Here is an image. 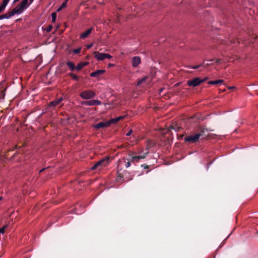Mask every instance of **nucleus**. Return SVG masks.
<instances>
[{"label":"nucleus","instance_id":"obj_1","mask_svg":"<svg viewBox=\"0 0 258 258\" xmlns=\"http://www.w3.org/2000/svg\"><path fill=\"white\" fill-rule=\"evenodd\" d=\"M147 154H148V152L143 154L141 153V155L138 156H134L131 154H129L127 157L123 158L124 166L128 168L131 166L132 162L134 163L139 162L141 159L145 158Z\"/></svg>","mask_w":258,"mask_h":258},{"label":"nucleus","instance_id":"obj_2","mask_svg":"<svg viewBox=\"0 0 258 258\" xmlns=\"http://www.w3.org/2000/svg\"><path fill=\"white\" fill-rule=\"evenodd\" d=\"M109 162V157H106L98 162H97L91 168V170H95L97 169L98 167H102L104 166H106L107 164H108Z\"/></svg>","mask_w":258,"mask_h":258},{"label":"nucleus","instance_id":"obj_3","mask_svg":"<svg viewBox=\"0 0 258 258\" xmlns=\"http://www.w3.org/2000/svg\"><path fill=\"white\" fill-rule=\"evenodd\" d=\"M95 92L90 90L83 91L80 94V96L82 98L86 100L93 98L95 96Z\"/></svg>","mask_w":258,"mask_h":258},{"label":"nucleus","instance_id":"obj_4","mask_svg":"<svg viewBox=\"0 0 258 258\" xmlns=\"http://www.w3.org/2000/svg\"><path fill=\"white\" fill-rule=\"evenodd\" d=\"M204 82H205V80H201L200 78L197 77L192 80H188L187 82V84L190 87H197Z\"/></svg>","mask_w":258,"mask_h":258},{"label":"nucleus","instance_id":"obj_5","mask_svg":"<svg viewBox=\"0 0 258 258\" xmlns=\"http://www.w3.org/2000/svg\"><path fill=\"white\" fill-rule=\"evenodd\" d=\"M257 38L254 37H250V38H240L238 39V43H243L244 45H246L249 43H257Z\"/></svg>","mask_w":258,"mask_h":258},{"label":"nucleus","instance_id":"obj_6","mask_svg":"<svg viewBox=\"0 0 258 258\" xmlns=\"http://www.w3.org/2000/svg\"><path fill=\"white\" fill-rule=\"evenodd\" d=\"M200 139V135L199 134H195L193 136H187L184 138V141L186 142L190 143H195L199 141Z\"/></svg>","mask_w":258,"mask_h":258},{"label":"nucleus","instance_id":"obj_7","mask_svg":"<svg viewBox=\"0 0 258 258\" xmlns=\"http://www.w3.org/2000/svg\"><path fill=\"white\" fill-rule=\"evenodd\" d=\"M83 105L86 106H95V105H100L101 104V102L99 100H90L88 101H86L83 102Z\"/></svg>","mask_w":258,"mask_h":258},{"label":"nucleus","instance_id":"obj_8","mask_svg":"<svg viewBox=\"0 0 258 258\" xmlns=\"http://www.w3.org/2000/svg\"><path fill=\"white\" fill-rule=\"evenodd\" d=\"M24 10H23L21 7H20L18 5L17 7L10 12V14L12 17L14 16L15 15H20L21 14Z\"/></svg>","mask_w":258,"mask_h":258},{"label":"nucleus","instance_id":"obj_9","mask_svg":"<svg viewBox=\"0 0 258 258\" xmlns=\"http://www.w3.org/2000/svg\"><path fill=\"white\" fill-rule=\"evenodd\" d=\"M63 100V98L62 97L51 101L48 104L49 108H54L56 106L58 105Z\"/></svg>","mask_w":258,"mask_h":258},{"label":"nucleus","instance_id":"obj_10","mask_svg":"<svg viewBox=\"0 0 258 258\" xmlns=\"http://www.w3.org/2000/svg\"><path fill=\"white\" fill-rule=\"evenodd\" d=\"M93 127L96 130L100 128H106L109 127L107 121L104 122H100L98 123L93 125Z\"/></svg>","mask_w":258,"mask_h":258},{"label":"nucleus","instance_id":"obj_11","mask_svg":"<svg viewBox=\"0 0 258 258\" xmlns=\"http://www.w3.org/2000/svg\"><path fill=\"white\" fill-rule=\"evenodd\" d=\"M213 130H208V129L205 128H201L200 129V132L198 133H197V134L200 135V138H201L202 139H203L207 137V135L206 134V133L208 132H213Z\"/></svg>","mask_w":258,"mask_h":258},{"label":"nucleus","instance_id":"obj_12","mask_svg":"<svg viewBox=\"0 0 258 258\" xmlns=\"http://www.w3.org/2000/svg\"><path fill=\"white\" fill-rule=\"evenodd\" d=\"M140 63L141 58L139 56H134L132 58V64L133 67L136 68L138 67Z\"/></svg>","mask_w":258,"mask_h":258},{"label":"nucleus","instance_id":"obj_13","mask_svg":"<svg viewBox=\"0 0 258 258\" xmlns=\"http://www.w3.org/2000/svg\"><path fill=\"white\" fill-rule=\"evenodd\" d=\"M105 72V70H98L95 72H93L90 74V76L91 77L98 78L100 75L103 74Z\"/></svg>","mask_w":258,"mask_h":258},{"label":"nucleus","instance_id":"obj_14","mask_svg":"<svg viewBox=\"0 0 258 258\" xmlns=\"http://www.w3.org/2000/svg\"><path fill=\"white\" fill-rule=\"evenodd\" d=\"M94 57L98 60H103L105 58V53H100L99 52H94Z\"/></svg>","mask_w":258,"mask_h":258},{"label":"nucleus","instance_id":"obj_15","mask_svg":"<svg viewBox=\"0 0 258 258\" xmlns=\"http://www.w3.org/2000/svg\"><path fill=\"white\" fill-rule=\"evenodd\" d=\"M28 0H23L18 5L23 10L26 9L30 5H28Z\"/></svg>","mask_w":258,"mask_h":258},{"label":"nucleus","instance_id":"obj_16","mask_svg":"<svg viewBox=\"0 0 258 258\" xmlns=\"http://www.w3.org/2000/svg\"><path fill=\"white\" fill-rule=\"evenodd\" d=\"M93 28H90L88 29L86 31L84 32L80 35V38L82 39H85L87 38L88 35L92 32Z\"/></svg>","mask_w":258,"mask_h":258},{"label":"nucleus","instance_id":"obj_17","mask_svg":"<svg viewBox=\"0 0 258 258\" xmlns=\"http://www.w3.org/2000/svg\"><path fill=\"white\" fill-rule=\"evenodd\" d=\"M66 64L71 71H74L75 70L76 71V67L73 62L68 61L66 62Z\"/></svg>","mask_w":258,"mask_h":258},{"label":"nucleus","instance_id":"obj_18","mask_svg":"<svg viewBox=\"0 0 258 258\" xmlns=\"http://www.w3.org/2000/svg\"><path fill=\"white\" fill-rule=\"evenodd\" d=\"M87 64H88V62H81L79 63L77 65V66H76V71L78 72H79L83 68V67H84L85 66L87 65Z\"/></svg>","mask_w":258,"mask_h":258},{"label":"nucleus","instance_id":"obj_19","mask_svg":"<svg viewBox=\"0 0 258 258\" xmlns=\"http://www.w3.org/2000/svg\"><path fill=\"white\" fill-rule=\"evenodd\" d=\"M154 144L153 141L151 140H149L147 141V148L146 152L145 153L147 152L149 153V149L153 146Z\"/></svg>","mask_w":258,"mask_h":258},{"label":"nucleus","instance_id":"obj_20","mask_svg":"<svg viewBox=\"0 0 258 258\" xmlns=\"http://www.w3.org/2000/svg\"><path fill=\"white\" fill-rule=\"evenodd\" d=\"M223 83V80H217L214 81H210L208 82V84L210 85H217L218 84H222Z\"/></svg>","mask_w":258,"mask_h":258},{"label":"nucleus","instance_id":"obj_21","mask_svg":"<svg viewBox=\"0 0 258 258\" xmlns=\"http://www.w3.org/2000/svg\"><path fill=\"white\" fill-rule=\"evenodd\" d=\"M117 122H118V121H117V119L116 117V118H111V119H110L109 120H107V122H108L109 126L111 124H115Z\"/></svg>","mask_w":258,"mask_h":258},{"label":"nucleus","instance_id":"obj_22","mask_svg":"<svg viewBox=\"0 0 258 258\" xmlns=\"http://www.w3.org/2000/svg\"><path fill=\"white\" fill-rule=\"evenodd\" d=\"M11 17H12V16L10 14V13H9V15L5 14L2 15H0V20L4 19H9L11 18Z\"/></svg>","mask_w":258,"mask_h":258},{"label":"nucleus","instance_id":"obj_23","mask_svg":"<svg viewBox=\"0 0 258 258\" xmlns=\"http://www.w3.org/2000/svg\"><path fill=\"white\" fill-rule=\"evenodd\" d=\"M69 76L71 77V78L73 79V80H74L75 81H78L79 80V77L76 75V74L73 73H70L69 74Z\"/></svg>","mask_w":258,"mask_h":258},{"label":"nucleus","instance_id":"obj_24","mask_svg":"<svg viewBox=\"0 0 258 258\" xmlns=\"http://www.w3.org/2000/svg\"><path fill=\"white\" fill-rule=\"evenodd\" d=\"M147 77H145L142 78L141 79L139 80L138 81L137 85H140L142 84V83H144L146 81V80H147Z\"/></svg>","mask_w":258,"mask_h":258},{"label":"nucleus","instance_id":"obj_25","mask_svg":"<svg viewBox=\"0 0 258 258\" xmlns=\"http://www.w3.org/2000/svg\"><path fill=\"white\" fill-rule=\"evenodd\" d=\"M7 6V5L3 2V3L0 6V13L5 10Z\"/></svg>","mask_w":258,"mask_h":258},{"label":"nucleus","instance_id":"obj_26","mask_svg":"<svg viewBox=\"0 0 258 258\" xmlns=\"http://www.w3.org/2000/svg\"><path fill=\"white\" fill-rule=\"evenodd\" d=\"M52 22H55L56 19V14L55 13H52L51 14Z\"/></svg>","mask_w":258,"mask_h":258},{"label":"nucleus","instance_id":"obj_27","mask_svg":"<svg viewBox=\"0 0 258 258\" xmlns=\"http://www.w3.org/2000/svg\"><path fill=\"white\" fill-rule=\"evenodd\" d=\"M171 128L174 130L176 132L179 130V127L177 126L176 125H172Z\"/></svg>","mask_w":258,"mask_h":258},{"label":"nucleus","instance_id":"obj_28","mask_svg":"<svg viewBox=\"0 0 258 258\" xmlns=\"http://www.w3.org/2000/svg\"><path fill=\"white\" fill-rule=\"evenodd\" d=\"M81 48H77V49H75L73 50V52L75 53V54H78V53H79L81 51Z\"/></svg>","mask_w":258,"mask_h":258},{"label":"nucleus","instance_id":"obj_29","mask_svg":"<svg viewBox=\"0 0 258 258\" xmlns=\"http://www.w3.org/2000/svg\"><path fill=\"white\" fill-rule=\"evenodd\" d=\"M105 58L110 59L112 58V56L109 53H105Z\"/></svg>","mask_w":258,"mask_h":258},{"label":"nucleus","instance_id":"obj_30","mask_svg":"<svg viewBox=\"0 0 258 258\" xmlns=\"http://www.w3.org/2000/svg\"><path fill=\"white\" fill-rule=\"evenodd\" d=\"M52 29V26L49 25L48 27L46 29V31L47 32H50L51 29Z\"/></svg>","mask_w":258,"mask_h":258},{"label":"nucleus","instance_id":"obj_31","mask_svg":"<svg viewBox=\"0 0 258 258\" xmlns=\"http://www.w3.org/2000/svg\"><path fill=\"white\" fill-rule=\"evenodd\" d=\"M67 3L66 2H64L61 5L60 7L63 9L64 8H66L67 7Z\"/></svg>","mask_w":258,"mask_h":258},{"label":"nucleus","instance_id":"obj_32","mask_svg":"<svg viewBox=\"0 0 258 258\" xmlns=\"http://www.w3.org/2000/svg\"><path fill=\"white\" fill-rule=\"evenodd\" d=\"M133 133V131L132 130H130L126 134V136H130V135H131V134Z\"/></svg>","mask_w":258,"mask_h":258},{"label":"nucleus","instance_id":"obj_33","mask_svg":"<svg viewBox=\"0 0 258 258\" xmlns=\"http://www.w3.org/2000/svg\"><path fill=\"white\" fill-rule=\"evenodd\" d=\"M5 228H6V226H4V227L0 228V233H4L5 232Z\"/></svg>","mask_w":258,"mask_h":258},{"label":"nucleus","instance_id":"obj_34","mask_svg":"<svg viewBox=\"0 0 258 258\" xmlns=\"http://www.w3.org/2000/svg\"><path fill=\"white\" fill-rule=\"evenodd\" d=\"M124 117V116H120L117 117L116 118L117 119V121H118L120 120L123 119Z\"/></svg>","mask_w":258,"mask_h":258},{"label":"nucleus","instance_id":"obj_35","mask_svg":"<svg viewBox=\"0 0 258 258\" xmlns=\"http://www.w3.org/2000/svg\"><path fill=\"white\" fill-rule=\"evenodd\" d=\"M141 166L144 168V169H147L148 168V166L146 164H142L141 165Z\"/></svg>","mask_w":258,"mask_h":258},{"label":"nucleus","instance_id":"obj_36","mask_svg":"<svg viewBox=\"0 0 258 258\" xmlns=\"http://www.w3.org/2000/svg\"><path fill=\"white\" fill-rule=\"evenodd\" d=\"M114 66L115 65L113 63H109L108 64V68H111V67H114Z\"/></svg>","mask_w":258,"mask_h":258},{"label":"nucleus","instance_id":"obj_37","mask_svg":"<svg viewBox=\"0 0 258 258\" xmlns=\"http://www.w3.org/2000/svg\"><path fill=\"white\" fill-rule=\"evenodd\" d=\"M10 0H3V2L6 5H8Z\"/></svg>","mask_w":258,"mask_h":258},{"label":"nucleus","instance_id":"obj_38","mask_svg":"<svg viewBox=\"0 0 258 258\" xmlns=\"http://www.w3.org/2000/svg\"><path fill=\"white\" fill-rule=\"evenodd\" d=\"M201 66H195L192 67L193 69H197L199 68Z\"/></svg>","mask_w":258,"mask_h":258},{"label":"nucleus","instance_id":"obj_39","mask_svg":"<svg viewBox=\"0 0 258 258\" xmlns=\"http://www.w3.org/2000/svg\"><path fill=\"white\" fill-rule=\"evenodd\" d=\"M93 46V44H89L87 46V47L88 48H91Z\"/></svg>","mask_w":258,"mask_h":258},{"label":"nucleus","instance_id":"obj_40","mask_svg":"<svg viewBox=\"0 0 258 258\" xmlns=\"http://www.w3.org/2000/svg\"><path fill=\"white\" fill-rule=\"evenodd\" d=\"M216 62L217 63H220L221 62V59H218L216 60Z\"/></svg>","mask_w":258,"mask_h":258},{"label":"nucleus","instance_id":"obj_41","mask_svg":"<svg viewBox=\"0 0 258 258\" xmlns=\"http://www.w3.org/2000/svg\"><path fill=\"white\" fill-rule=\"evenodd\" d=\"M209 64H210V63H205V61L204 62V65L205 66H209Z\"/></svg>","mask_w":258,"mask_h":258},{"label":"nucleus","instance_id":"obj_42","mask_svg":"<svg viewBox=\"0 0 258 258\" xmlns=\"http://www.w3.org/2000/svg\"><path fill=\"white\" fill-rule=\"evenodd\" d=\"M46 169V168H44L42 169H41L40 171H39V173H41L42 172V171H43L45 169Z\"/></svg>","mask_w":258,"mask_h":258},{"label":"nucleus","instance_id":"obj_43","mask_svg":"<svg viewBox=\"0 0 258 258\" xmlns=\"http://www.w3.org/2000/svg\"><path fill=\"white\" fill-rule=\"evenodd\" d=\"M62 9V8L61 7H60L57 9V12H58V11H60Z\"/></svg>","mask_w":258,"mask_h":258},{"label":"nucleus","instance_id":"obj_44","mask_svg":"<svg viewBox=\"0 0 258 258\" xmlns=\"http://www.w3.org/2000/svg\"><path fill=\"white\" fill-rule=\"evenodd\" d=\"M62 9V8L61 7H60L57 9V12H58V11H60Z\"/></svg>","mask_w":258,"mask_h":258},{"label":"nucleus","instance_id":"obj_45","mask_svg":"<svg viewBox=\"0 0 258 258\" xmlns=\"http://www.w3.org/2000/svg\"><path fill=\"white\" fill-rule=\"evenodd\" d=\"M163 90H164L163 88H162L160 89V90H159L160 93H161Z\"/></svg>","mask_w":258,"mask_h":258},{"label":"nucleus","instance_id":"obj_46","mask_svg":"<svg viewBox=\"0 0 258 258\" xmlns=\"http://www.w3.org/2000/svg\"><path fill=\"white\" fill-rule=\"evenodd\" d=\"M29 1H30L29 5H30V4H31L33 2L34 0H29Z\"/></svg>","mask_w":258,"mask_h":258},{"label":"nucleus","instance_id":"obj_47","mask_svg":"<svg viewBox=\"0 0 258 258\" xmlns=\"http://www.w3.org/2000/svg\"><path fill=\"white\" fill-rule=\"evenodd\" d=\"M234 88H235V87H234V86L229 87L230 89H234Z\"/></svg>","mask_w":258,"mask_h":258},{"label":"nucleus","instance_id":"obj_48","mask_svg":"<svg viewBox=\"0 0 258 258\" xmlns=\"http://www.w3.org/2000/svg\"><path fill=\"white\" fill-rule=\"evenodd\" d=\"M19 1V0H14V2H13V3H16V2H18Z\"/></svg>","mask_w":258,"mask_h":258},{"label":"nucleus","instance_id":"obj_49","mask_svg":"<svg viewBox=\"0 0 258 258\" xmlns=\"http://www.w3.org/2000/svg\"><path fill=\"white\" fill-rule=\"evenodd\" d=\"M211 163L207 165V169L209 168V166L211 165Z\"/></svg>","mask_w":258,"mask_h":258},{"label":"nucleus","instance_id":"obj_50","mask_svg":"<svg viewBox=\"0 0 258 258\" xmlns=\"http://www.w3.org/2000/svg\"><path fill=\"white\" fill-rule=\"evenodd\" d=\"M213 60V59H210V60H207V61L211 62V61H212Z\"/></svg>","mask_w":258,"mask_h":258},{"label":"nucleus","instance_id":"obj_51","mask_svg":"<svg viewBox=\"0 0 258 258\" xmlns=\"http://www.w3.org/2000/svg\"><path fill=\"white\" fill-rule=\"evenodd\" d=\"M207 79V78H206L205 79H204L203 80H205V81Z\"/></svg>","mask_w":258,"mask_h":258},{"label":"nucleus","instance_id":"obj_52","mask_svg":"<svg viewBox=\"0 0 258 258\" xmlns=\"http://www.w3.org/2000/svg\"><path fill=\"white\" fill-rule=\"evenodd\" d=\"M68 1H69V0H65V1H64V2H66L68 3Z\"/></svg>","mask_w":258,"mask_h":258},{"label":"nucleus","instance_id":"obj_53","mask_svg":"<svg viewBox=\"0 0 258 258\" xmlns=\"http://www.w3.org/2000/svg\"><path fill=\"white\" fill-rule=\"evenodd\" d=\"M1 200V198H0V200Z\"/></svg>","mask_w":258,"mask_h":258}]
</instances>
